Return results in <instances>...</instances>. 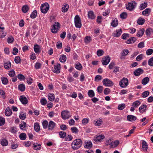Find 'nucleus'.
I'll list each match as a JSON object with an SVG mask.
<instances>
[{"mask_svg":"<svg viewBox=\"0 0 153 153\" xmlns=\"http://www.w3.org/2000/svg\"><path fill=\"white\" fill-rule=\"evenodd\" d=\"M82 144V141L79 139H76L73 141L71 143L72 148L74 150L80 148Z\"/></svg>","mask_w":153,"mask_h":153,"instance_id":"1","label":"nucleus"},{"mask_svg":"<svg viewBox=\"0 0 153 153\" xmlns=\"http://www.w3.org/2000/svg\"><path fill=\"white\" fill-rule=\"evenodd\" d=\"M61 116L62 119L64 120L68 119L71 117V115L69 111L65 110L61 112Z\"/></svg>","mask_w":153,"mask_h":153,"instance_id":"2","label":"nucleus"},{"mask_svg":"<svg viewBox=\"0 0 153 153\" xmlns=\"http://www.w3.org/2000/svg\"><path fill=\"white\" fill-rule=\"evenodd\" d=\"M74 24L76 28H80L82 26L81 21L79 16L76 15L74 18Z\"/></svg>","mask_w":153,"mask_h":153,"instance_id":"3","label":"nucleus"},{"mask_svg":"<svg viewBox=\"0 0 153 153\" xmlns=\"http://www.w3.org/2000/svg\"><path fill=\"white\" fill-rule=\"evenodd\" d=\"M49 8V5L48 3L42 4L40 6L41 12L43 13H46Z\"/></svg>","mask_w":153,"mask_h":153,"instance_id":"4","label":"nucleus"},{"mask_svg":"<svg viewBox=\"0 0 153 153\" xmlns=\"http://www.w3.org/2000/svg\"><path fill=\"white\" fill-rule=\"evenodd\" d=\"M128 84V79L126 78H123L119 82V85L122 88H126Z\"/></svg>","mask_w":153,"mask_h":153,"instance_id":"5","label":"nucleus"},{"mask_svg":"<svg viewBox=\"0 0 153 153\" xmlns=\"http://www.w3.org/2000/svg\"><path fill=\"white\" fill-rule=\"evenodd\" d=\"M60 27L59 23L58 22H55L52 27L51 31L52 33H56L58 32Z\"/></svg>","mask_w":153,"mask_h":153,"instance_id":"6","label":"nucleus"},{"mask_svg":"<svg viewBox=\"0 0 153 153\" xmlns=\"http://www.w3.org/2000/svg\"><path fill=\"white\" fill-rule=\"evenodd\" d=\"M137 4V3L134 1L129 2L126 6V8L128 10L132 11L135 9L136 6Z\"/></svg>","mask_w":153,"mask_h":153,"instance_id":"7","label":"nucleus"},{"mask_svg":"<svg viewBox=\"0 0 153 153\" xmlns=\"http://www.w3.org/2000/svg\"><path fill=\"white\" fill-rule=\"evenodd\" d=\"M103 85L106 86L110 87L113 85V83L112 81L107 78L104 79L102 80Z\"/></svg>","mask_w":153,"mask_h":153,"instance_id":"8","label":"nucleus"},{"mask_svg":"<svg viewBox=\"0 0 153 153\" xmlns=\"http://www.w3.org/2000/svg\"><path fill=\"white\" fill-rule=\"evenodd\" d=\"M61 67L59 63H57L54 65V68L52 70L53 72L56 74H59L60 72Z\"/></svg>","mask_w":153,"mask_h":153,"instance_id":"9","label":"nucleus"},{"mask_svg":"<svg viewBox=\"0 0 153 153\" xmlns=\"http://www.w3.org/2000/svg\"><path fill=\"white\" fill-rule=\"evenodd\" d=\"M111 58L109 56H105L102 60V62L103 65H107L110 62Z\"/></svg>","mask_w":153,"mask_h":153,"instance_id":"10","label":"nucleus"},{"mask_svg":"<svg viewBox=\"0 0 153 153\" xmlns=\"http://www.w3.org/2000/svg\"><path fill=\"white\" fill-rule=\"evenodd\" d=\"M19 99L22 103L23 105H26L28 103V100L27 98L24 95L20 96Z\"/></svg>","mask_w":153,"mask_h":153,"instance_id":"11","label":"nucleus"},{"mask_svg":"<svg viewBox=\"0 0 153 153\" xmlns=\"http://www.w3.org/2000/svg\"><path fill=\"white\" fill-rule=\"evenodd\" d=\"M122 33V30L121 29L118 28L114 31L113 36L115 37H119Z\"/></svg>","mask_w":153,"mask_h":153,"instance_id":"12","label":"nucleus"},{"mask_svg":"<svg viewBox=\"0 0 153 153\" xmlns=\"http://www.w3.org/2000/svg\"><path fill=\"white\" fill-rule=\"evenodd\" d=\"M56 123L53 121H50L48 124V128L49 130H52L56 126Z\"/></svg>","mask_w":153,"mask_h":153,"instance_id":"13","label":"nucleus"},{"mask_svg":"<svg viewBox=\"0 0 153 153\" xmlns=\"http://www.w3.org/2000/svg\"><path fill=\"white\" fill-rule=\"evenodd\" d=\"M105 138V136L103 134L97 136L94 138V140L96 142H99Z\"/></svg>","mask_w":153,"mask_h":153,"instance_id":"14","label":"nucleus"},{"mask_svg":"<svg viewBox=\"0 0 153 153\" xmlns=\"http://www.w3.org/2000/svg\"><path fill=\"white\" fill-rule=\"evenodd\" d=\"M147 105L145 104L142 105L139 108V112L141 113H143L146 110Z\"/></svg>","mask_w":153,"mask_h":153,"instance_id":"15","label":"nucleus"},{"mask_svg":"<svg viewBox=\"0 0 153 153\" xmlns=\"http://www.w3.org/2000/svg\"><path fill=\"white\" fill-rule=\"evenodd\" d=\"M143 73V70L141 68H138L134 72V74L138 76Z\"/></svg>","mask_w":153,"mask_h":153,"instance_id":"16","label":"nucleus"},{"mask_svg":"<svg viewBox=\"0 0 153 153\" xmlns=\"http://www.w3.org/2000/svg\"><path fill=\"white\" fill-rule=\"evenodd\" d=\"M92 146V144L91 141H85L84 146L85 148L87 149H90Z\"/></svg>","mask_w":153,"mask_h":153,"instance_id":"17","label":"nucleus"},{"mask_svg":"<svg viewBox=\"0 0 153 153\" xmlns=\"http://www.w3.org/2000/svg\"><path fill=\"white\" fill-rule=\"evenodd\" d=\"M151 9L150 8H147L142 12V15L145 16H148L151 12Z\"/></svg>","mask_w":153,"mask_h":153,"instance_id":"18","label":"nucleus"},{"mask_svg":"<svg viewBox=\"0 0 153 153\" xmlns=\"http://www.w3.org/2000/svg\"><path fill=\"white\" fill-rule=\"evenodd\" d=\"M40 48L41 47L39 45L37 44L34 45V50L36 53L39 54L41 52Z\"/></svg>","mask_w":153,"mask_h":153,"instance_id":"19","label":"nucleus"},{"mask_svg":"<svg viewBox=\"0 0 153 153\" xmlns=\"http://www.w3.org/2000/svg\"><path fill=\"white\" fill-rule=\"evenodd\" d=\"M102 121L101 119L99 118L96 120H94L93 123L96 126H99L101 125Z\"/></svg>","mask_w":153,"mask_h":153,"instance_id":"20","label":"nucleus"},{"mask_svg":"<svg viewBox=\"0 0 153 153\" xmlns=\"http://www.w3.org/2000/svg\"><path fill=\"white\" fill-rule=\"evenodd\" d=\"M27 127L26 123L23 121L19 125L20 129L23 130H26L27 128Z\"/></svg>","mask_w":153,"mask_h":153,"instance_id":"21","label":"nucleus"},{"mask_svg":"<svg viewBox=\"0 0 153 153\" xmlns=\"http://www.w3.org/2000/svg\"><path fill=\"white\" fill-rule=\"evenodd\" d=\"M111 25L114 27H116L118 25V21L117 18L112 19L111 23Z\"/></svg>","mask_w":153,"mask_h":153,"instance_id":"22","label":"nucleus"},{"mask_svg":"<svg viewBox=\"0 0 153 153\" xmlns=\"http://www.w3.org/2000/svg\"><path fill=\"white\" fill-rule=\"evenodd\" d=\"M127 119L128 121L132 122L136 120L137 119V117L134 116L129 115L127 116Z\"/></svg>","mask_w":153,"mask_h":153,"instance_id":"23","label":"nucleus"},{"mask_svg":"<svg viewBox=\"0 0 153 153\" xmlns=\"http://www.w3.org/2000/svg\"><path fill=\"white\" fill-rule=\"evenodd\" d=\"M12 113V112L10 108L9 107H7L5 111V115L7 117H9L10 116Z\"/></svg>","mask_w":153,"mask_h":153,"instance_id":"24","label":"nucleus"},{"mask_svg":"<svg viewBox=\"0 0 153 153\" xmlns=\"http://www.w3.org/2000/svg\"><path fill=\"white\" fill-rule=\"evenodd\" d=\"M88 17L89 19H95V16L94 13L92 11H90L88 12Z\"/></svg>","mask_w":153,"mask_h":153,"instance_id":"25","label":"nucleus"},{"mask_svg":"<svg viewBox=\"0 0 153 153\" xmlns=\"http://www.w3.org/2000/svg\"><path fill=\"white\" fill-rule=\"evenodd\" d=\"M146 33L148 37H150L153 33V29L151 28L147 29L146 31Z\"/></svg>","mask_w":153,"mask_h":153,"instance_id":"26","label":"nucleus"},{"mask_svg":"<svg viewBox=\"0 0 153 153\" xmlns=\"http://www.w3.org/2000/svg\"><path fill=\"white\" fill-rule=\"evenodd\" d=\"M69 5L66 3H64L62 8V11L63 13L66 12L68 10Z\"/></svg>","mask_w":153,"mask_h":153,"instance_id":"27","label":"nucleus"},{"mask_svg":"<svg viewBox=\"0 0 153 153\" xmlns=\"http://www.w3.org/2000/svg\"><path fill=\"white\" fill-rule=\"evenodd\" d=\"M137 40L136 38L131 37L128 39L126 42V43L128 44H131L134 43Z\"/></svg>","mask_w":153,"mask_h":153,"instance_id":"28","label":"nucleus"},{"mask_svg":"<svg viewBox=\"0 0 153 153\" xmlns=\"http://www.w3.org/2000/svg\"><path fill=\"white\" fill-rule=\"evenodd\" d=\"M34 128L35 131L36 132H39L40 130V125L39 123L36 122L34 124Z\"/></svg>","mask_w":153,"mask_h":153,"instance_id":"29","label":"nucleus"},{"mask_svg":"<svg viewBox=\"0 0 153 153\" xmlns=\"http://www.w3.org/2000/svg\"><path fill=\"white\" fill-rule=\"evenodd\" d=\"M48 100L51 102L53 101L55 99L54 95L52 93H49L48 95Z\"/></svg>","mask_w":153,"mask_h":153,"instance_id":"30","label":"nucleus"},{"mask_svg":"<svg viewBox=\"0 0 153 153\" xmlns=\"http://www.w3.org/2000/svg\"><path fill=\"white\" fill-rule=\"evenodd\" d=\"M30 9V7L27 5H23L22 7V11L23 13H27Z\"/></svg>","mask_w":153,"mask_h":153,"instance_id":"31","label":"nucleus"},{"mask_svg":"<svg viewBox=\"0 0 153 153\" xmlns=\"http://www.w3.org/2000/svg\"><path fill=\"white\" fill-rule=\"evenodd\" d=\"M119 144V141L118 140H116L111 142L110 147L113 148H114L117 146Z\"/></svg>","mask_w":153,"mask_h":153,"instance_id":"32","label":"nucleus"},{"mask_svg":"<svg viewBox=\"0 0 153 153\" xmlns=\"http://www.w3.org/2000/svg\"><path fill=\"white\" fill-rule=\"evenodd\" d=\"M142 146L143 151H146L148 148V146L147 143L144 140H143L142 141Z\"/></svg>","mask_w":153,"mask_h":153,"instance_id":"33","label":"nucleus"},{"mask_svg":"<svg viewBox=\"0 0 153 153\" xmlns=\"http://www.w3.org/2000/svg\"><path fill=\"white\" fill-rule=\"evenodd\" d=\"M148 5V3L147 2H145L140 4L139 7V9L141 10H143L146 8Z\"/></svg>","mask_w":153,"mask_h":153,"instance_id":"34","label":"nucleus"},{"mask_svg":"<svg viewBox=\"0 0 153 153\" xmlns=\"http://www.w3.org/2000/svg\"><path fill=\"white\" fill-rule=\"evenodd\" d=\"M145 21V19L141 17L139 18L137 21V23L139 25H143Z\"/></svg>","mask_w":153,"mask_h":153,"instance_id":"35","label":"nucleus"},{"mask_svg":"<svg viewBox=\"0 0 153 153\" xmlns=\"http://www.w3.org/2000/svg\"><path fill=\"white\" fill-rule=\"evenodd\" d=\"M145 30L143 28H142L140 29L139 30H138L137 33V36L139 37H140L142 36L144 33Z\"/></svg>","mask_w":153,"mask_h":153,"instance_id":"36","label":"nucleus"},{"mask_svg":"<svg viewBox=\"0 0 153 153\" xmlns=\"http://www.w3.org/2000/svg\"><path fill=\"white\" fill-rule=\"evenodd\" d=\"M11 63L10 61H7L4 63V67L7 70L11 68Z\"/></svg>","mask_w":153,"mask_h":153,"instance_id":"37","label":"nucleus"},{"mask_svg":"<svg viewBox=\"0 0 153 153\" xmlns=\"http://www.w3.org/2000/svg\"><path fill=\"white\" fill-rule=\"evenodd\" d=\"M141 104V102L139 100H136L132 103V106L135 108L137 107Z\"/></svg>","mask_w":153,"mask_h":153,"instance_id":"38","label":"nucleus"},{"mask_svg":"<svg viewBox=\"0 0 153 153\" xmlns=\"http://www.w3.org/2000/svg\"><path fill=\"white\" fill-rule=\"evenodd\" d=\"M92 40L91 37L90 36H87L84 39V42L86 44L89 43Z\"/></svg>","mask_w":153,"mask_h":153,"instance_id":"39","label":"nucleus"},{"mask_svg":"<svg viewBox=\"0 0 153 153\" xmlns=\"http://www.w3.org/2000/svg\"><path fill=\"white\" fill-rule=\"evenodd\" d=\"M19 117L21 119L24 120L26 117V114L22 112H21L19 115Z\"/></svg>","mask_w":153,"mask_h":153,"instance_id":"40","label":"nucleus"},{"mask_svg":"<svg viewBox=\"0 0 153 153\" xmlns=\"http://www.w3.org/2000/svg\"><path fill=\"white\" fill-rule=\"evenodd\" d=\"M67 57L65 55H62L59 58V60L61 62L64 63L65 62L66 60Z\"/></svg>","mask_w":153,"mask_h":153,"instance_id":"41","label":"nucleus"},{"mask_svg":"<svg viewBox=\"0 0 153 153\" xmlns=\"http://www.w3.org/2000/svg\"><path fill=\"white\" fill-rule=\"evenodd\" d=\"M149 79L148 77H146L143 78L142 80V83L144 85H145L149 82Z\"/></svg>","mask_w":153,"mask_h":153,"instance_id":"42","label":"nucleus"},{"mask_svg":"<svg viewBox=\"0 0 153 153\" xmlns=\"http://www.w3.org/2000/svg\"><path fill=\"white\" fill-rule=\"evenodd\" d=\"M1 143L3 146H6L8 145V141L6 139H3L1 141Z\"/></svg>","mask_w":153,"mask_h":153,"instance_id":"43","label":"nucleus"},{"mask_svg":"<svg viewBox=\"0 0 153 153\" xmlns=\"http://www.w3.org/2000/svg\"><path fill=\"white\" fill-rule=\"evenodd\" d=\"M42 124L44 129H46L48 127V123L47 120H45L43 121Z\"/></svg>","mask_w":153,"mask_h":153,"instance_id":"44","label":"nucleus"},{"mask_svg":"<svg viewBox=\"0 0 153 153\" xmlns=\"http://www.w3.org/2000/svg\"><path fill=\"white\" fill-rule=\"evenodd\" d=\"M37 12L36 10H34L31 13L30 15V17L32 19L35 18L37 16Z\"/></svg>","mask_w":153,"mask_h":153,"instance_id":"45","label":"nucleus"},{"mask_svg":"<svg viewBox=\"0 0 153 153\" xmlns=\"http://www.w3.org/2000/svg\"><path fill=\"white\" fill-rule=\"evenodd\" d=\"M125 107L126 105L124 103H121L118 105L117 109L119 110H123Z\"/></svg>","mask_w":153,"mask_h":153,"instance_id":"46","label":"nucleus"},{"mask_svg":"<svg viewBox=\"0 0 153 153\" xmlns=\"http://www.w3.org/2000/svg\"><path fill=\"white\" fill-rule=\"evenodd\" d=\"M27 136L25 134L22 133L19 135V137L22 140H24L26 138Z\"/></svg>","mask_w":153,"mask_h":153,"instance_id":"47","label":"nucleus"},{"mask_svg":"<svg viewBox=\"0 0 153 153\" xmlns=\"http://www.w3.org/2000/svg\"><path fill=\"white\" fill-rule=\"evenodd\" d=\"M42 65V64L39 62H36L34 65L35 68L36 69H38L41 68Z\"/></svg>","mask_w":153,"mask_h":153,"instance_id":"48","label":"nucleus"},{"mask_svg":"<svg viewBox=\"0 0 153 153\" xmlns=\"http://www.w3.org/2000/svg\"><path fill=\"white\" fill-rule=\"evenodd\" d=\"M33 148L35 150H39L41 149V146L39 144L34 143L33 144Z\"/></svg>","mask_w":153,"mask_h":153,"instance_id":"49","label":"nucleus"},{"mask_svg":"<svg viewBox=\"0 0 153 153\" xmlns=\"http://www.w3.org/2000/svg\"><path fill=\"white\" fill-rule=\"evenodd\" d=\"M18 89L19 90L23 91L25 89V86L23 84H20L18 86Z\"/></svg>","mask_w":153,"mask_h":153,"instance_id":"50","label":"nucleus"},{"mask_svg":"<svg viewBox=\"0 0 153 153\" xmlns=\"http://www.w3.org/2000/svg\"><path fill=\"white\" fill-rule=\"evenodd\" d=\"M1 80L3 84L4 85L7 84L8 82V80L7 78L4 77H2L1 78Z\"/></svg>","mask_w":153,"mask_h":153,"instance_id":"51","label":"nucleus"},{"mask_svg":"<svg viewBox=\"0 0 153 153\" xmlns=\"http://www.w3.org/2000/svg\"><path fill=\"white\" fill-rule=\"evenodd\" d=\"M7 35V33L3 30H0V37L3 38L4 37Z\"/></svg>","mask_w":153,"mask_h":153,"instance_id":"52","label":"nucleus"},{"mask_svg":"<svg viewBox=\"0 0 153 153\" xmlns=\"http://www.w3.org/2000/svg\"><path fill=\"white\" fill-rule=\"evenodd\" d=\"M89 121V119L88 118H84L82 120V124L83 125H85L88 124Z\"/></svg>","mask_w":153,"mask_h":153,"instance_id":"53","label":"nucleus"},{"mask_svg":"<svg viewBox=\"0 0 153 153\" xmlns=\"http://www.w3.org/2000/svg\"><path fill=\"white\" fill-rule=\"evenodd\" d=\"M104 53V51L101 49H99L97 50V54L98 56H102L103 55Z\"/></svg>","mask_w":153,"mask_h":153,"instance_id":"54","label":"nucleus"},{"mask_svg":"<svg viewBox=\"0 0 153 153\" xmlns=\"http://www.w3.org/2000/svg\"><path fill=\"white\" fill-rule=\"evenodd\" d=\"M88 94L89 97H93L95 95V94L94 91L91 90H89Z\"/></svg>","mask_w":153,"mask_h":153,"instance_id":"55","label":"nucleus"},{"mask_svg":"<svg viewBox=\"0 0 153 153\" xmlns=\"http://www.w3.org/2000/svg\"><path fill=\"white\" fill-rule=\"evenodd\" d=\"M75 68L78 70H81L82 69V66L79 63H78L75 64Z\"/></svg>","mask_w":153,"mask_h":153,"instance_id":"56","label":"nucleus"},{"mask_svg":"<svg viewBox=\"0 0 153 153\" xmlns=\"http://www.w3.org/2000/svg\"><path fill=\"white\" fill-rule=\"evenodd\" d=\"M127 14L126 12H123L120 15V18L123 19H125L127 18Z\"/></svg>","mask_w":153,"mask_h":153,"instance_id":"57","label":"nucleus"},{"mask_svg":"<svg viewBox=\"0 0 153 153\" xmlns=\"http://www.w3.org/2000/svg\"><path fill=\"white\" fill-rule=\"evenodd\" d=\"M68 97H71L74 98H76L77 97V94L75 92H74L71 94H67Z\"/></svg>","mask_w":153,"mask_h":153,"instance_id":"58","label":"nucleus"},{"mask_svg":"<svg viewBox=\"0 0 153 153\" xmlns=\"http://www.w3.org/2000/svg\"><path fill=\"white\" fill-rule=\"evenodd\" d=\"M149 92L148 91H145L143 92L142 94V97L143 98H145L147 97L149 95Z\"/></svg>","mask_w":153,"mask_h":153,"instance_id":"59","label":"nucleus"},{"mask_svg":"<svg viewBox=\"0 0 153 153\" xmlns=\"http://www.w3.org/2000/svg\"><path fill=\"white\" fill-rule=\"evenodd\" d=\"M14 41V38L12 36H10L7 39V41L8 43H12Z\"/></svg>","mask_w":153,"mask_h":153,"instance_id":"60","label":"nucleus"},{"mask_svg":"<svg viewBox=\"0 0 153 153\" xmlns=\"http://www.w3.org/2000/svg\"><path fill=\"white\" fill-rule=\"evenodd\" d=\"M128 51L127 49H125L123 50L121 53V55L122 56L127 55L128 53Z\"/></svg>","mask_w":153,"mask_h":153,"instance_id":"61","label":"nucleus"},{"mask_svg":"<svg viewBox=\"0 0 153 153\" xmlns=\"http://www.w3.org/2000/svg\"><path fill=\"white\" fill-rule=\"evenodd\" d=\"M40 103L42 105H45L47 103L46 99L45 98H42L40 100Z\"/></svg>","mask_w":153,"mask_h":153,"instance_id":"62","label":"nucleus"},{"mask_svg":"<svg viewBox=\"0 0 153 153\" xmlns=\"http://www.w3.org/2000/svg\"><path fill=\"white\" fill-rule=\"evenodd\" d=\"M8 75L10 77L14 76L15 74V71L13 70L9 71L8 73Z\"/></svg>","mask_w":153,"mask_h":153,"instance_id":"63","label":"nucleus"},{"mask_svg":"<svg viewBox=\"0 0 153 153\" xmlns=\"http://www.w3.org/2000/svg\"><path fill=\"white\" fill-rule=\"evenodd\" d=\"M148 64L150 66H153V57H152L149 59Z\"/></svg>","mask_w":153,"mask_h":153,"instance_id":"64","label":"nucleus"}]
</instances>
